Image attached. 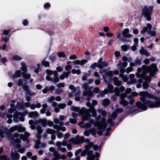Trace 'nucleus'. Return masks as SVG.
Wrapping results in <instances>:
<instances>
[{"mask_svg":"<svg viewBox=\"0 0 160 160\" xmlns=\"http://www.w3.org/2000/svg\"><path fill=\"white\" fill-rule=\"evenodd\" d=\"M139 52L141 54L143 55H145L146 56H148L150 54L148 53L147 51L145 50L143 48H141Z\"/></svg>","mask_w":160,"mask_h":160,"instance_id":"14","label":"nucleus"},{"mask_svg":"<svg viewBox=\"0 0 160 160\" xmlns=\"http://www.w3.org/2000/svg\"><path fill=\"white\" fill-rule=\"evenodd\" d=\"M98 111L99 112L101 113L102 116H105L107 114L106 112L102 109H99L98 110Z\"/></svg>","mask_w":160,"mask_h":160,"instance_id":"29","label":"nucleus"},{"mask_svg":"<svg viewBox=\"0 0 160 160\" xmlns=\"http://www.w3.org/2000/svg\"><path fill=\"white\" fill-rule=\"evenodd\" d=\"M129 30L128 28L125 29L122 32V35L125 37L129 38L131 37L132 35L128 34Z\"/></svg>","mask_w":160,"mask_h":160,"instance_id":"8","label":"nucleus"},{"mask_svg":"<svg viewBox=\"0 0 160 160\" xmlns=\"http://www.w3.org/2000/svg\"><path fill=\"white\" fill-rule=\"evenodd\" d=\"M71 73L70 71H69L68 72H63L62 73L60 76L59 78L60 79L62 80L66 78H68V76Z\"/></svg>","mask_w":160,"mask_h":160,"instance_id":"9","label":"nucleus"},{"mask_svg":"<svg viewBox=\"0 0 160 160\" xmlns=\"http://www.w3.org/2000/svg\"><path fill=\"white\" fill-rule=\"evenodd\" d=\"M42 64L46 67H49L50 66L49 62L44 60L42 61Z\"/></svg>","mask_w":160,"mask_h":160,"instance_id":"32","label":"nucleus"},{"mask_svg":"<svg viewBox=\"0 0 160 160\" xmlns=\"http://www.w3.org/2000/svg\"><path fill=\"white\" fill-rule=\"evenodd\" d=\"M29 115L31 118H36L38 116V113L36 111L31 112L29 113Z\"/></svg>","mask_w":160,"mask_h":160,"instance_id":"20","label":"nucleus"},{"mask_svg":"<svg viewBox=\"0 0 160 160\" xmlns=\"http://www.w3.org/2000/svg\"><path fill=\"white\" fill-rule=\"evenodd\" d=\"M58 56L59 57L65 58L66 55L64 52H59L58 54Z\"/></svg>","mask_w":160,"mask_h":160,"instance_id":"30","label":"nucleus"},{"mask_svg":"<svg viewBox=\"0 0 160 160\" xmlns=\"http://www.w3.org/2000/svg\"><path fill=\"white\" fill-rule=\"evenodd\" d=\"M87 62V60L85 59H82L81 61L79 60H76L73 62L74 64L76 65H83L85 63Z\"/></svg>","mask_w":160,"mask_h":160,"instance_id":"10","label":"nucleus"},{"mask_svg":"<svg viewBox=\"0 0 160 160\" xmlns=\"http://www.w3.org/2000/svg\"><path fill=\"white\" fill-rule=\"evenodd\" d=\"M25 130L24 128L21 127L20 126H17V130L19 132H23Z\"/></svg>","mask_w":160,"mask_h":160,"instance_id":"27","label":"nucleus"},{"mask_svg":"<svg viewBox=\"0 0 160 160\" xmlns=\"http://www.w3.org/2000/svg\"><path fill=\"white\" fill-rule=\"evenodd\" d=\"M69 58L71 60L75 59H76L77 56L75 55H73L70 56Z\"/></svg>","mask_w":160,"mask_h":160,"instance_id":"62","label":"nucleus"},{"mask_svg":"<svg viewBox=\"0 0 160 160\" xmlns=\"http://www.w3.org/2000/svg\"><path fill=\"white\" fill-rule=\"evenodd\" d=\"M153 8L152 6L148 7L145 6L142 8V16H144L146 20L149 21L151 20V15L152 13V12Z\"/></svg>","mask_w":160,"mask_h":160,"instance_id":"1","label":"nucleus"},{"mask_svg":"<svg viewBox=\"0 0 160 160\" xmlns=\"http://www.w3.org/2000/svg\"><path fill=\"white\" fill-rule=\"evenodd\" d=\"M22 58L18 55H14L12 57V59L14 60L19 61L22 59Z\"/></svg>","mask_w":160,"mask_h":160,"instance_id":"28","label":"nucleus"},{"mask_svg":"<svg viewBox=\"0 0 160 160\" xmlns=\"http://www.w3.org/2000/svg\"><path fill=\"white\" fill-rule=\"evenodd\" d=\"M131 92V89L130 88H127L126 89L125 93L127 94H129Z\"/></svg>","mask_w":160,"mask_h":160,"instance_id":"64","label":"nucleus"},{"mask_svg":"<svg viewBox=\"0 0 160 160\" xmlns=\"http://www.w3.org/2000/svg\"><path fill=\"white\" fill-rule=\"evenodd\" d=\"M148 97L149 98H153L155 100L157 101L152 102L149 100H148L145 102V104L147 105L150 108L159 107L160 105V98H158L152 95H149Z\"/></svg>","mask_w":160,"mask_h":160,"instance_id":"2","label":"nucleus"},{"mask_svg":"<svg viewBox=\"0 0 160 160\" xmlns=\"http://www.w3.org/2000/svg\"><path fill=\"white\" fill-rule=\"evenodd\" d=\"M23 88L24 90L27 92L29 91V87L27 85H24L23 86Z\"/></svg>","mask_w":160,"mask_h":160,"instance_id":"40","label":"nucleus"},{"mask_svg":"<svg viewBox=\"0 0 160 160\" xmlns=\"http://www.w3.org/2000/svg\"><path fill=\"white\" fill-rule=\"evenodd\" d=\"M82 150L81 149H79L78 150H77L75 152V155L76 156H78L79 153L81 152Z\"/></svg>","mask_w":160,"mask_h":160,"instance_id":"52","label":"nucleus"},{"mask_svg":"<svg viewBox=\"0 0 160 160\" xmlns=\"http://www.w3.org/2000/svg\"><path fill=\"white\" fill-rule=\"evenodd\" d=\"M10 29L8 30H5L3 31V34L5 35H7L10 32Z\"/></svg>","mask_w":160,"mask_h":160,"instance_id":"47","label":"nucleus"},{"mask_svg":"<svg viewBox=\"0 0 160 160\" xmlns=\"http://www.w3.org/2000/svg\"><path fill=\"white\" fill-rule=\"evenodd\" d=\"M98 64V63H94L91 65V66H90V68L91 69H94L95 68L96 66L97 67Z\"/></svg>","mask_w":160,"mask_h":160,"instance_id":"43","label":"nucleus"},{"mask_svg":"<svg viewBox=\"0 0 160 160\" xmlns=\"http://www.w3.org/2000/svg\"><path fill=\"white\" fill-rule=\"evenodd\" d=\"M60 154L57 151H56L55 150L53 153V155L55 157L57 158L58 159V157L60 155Z\"/></svg>","mask_w":160,"mask_h":160,"instance_id":"34","label":"nucleus"},{"mask_svg":"<svg viewBox=\"0 0 160 160\" xmlns=\"http://www.w3.org/2000/svg\"><path fill=\"white\" fill-rule=\"evenodd\" d=\"M123 51H126L127 50L128 48L126 45H123L121 46Z\"/></svg>","mask_w":160,"mask_h":160,"instance_id":"59","label":"nucleus"},{"mask_svg":"<svg viewBox=\"0 0 160 160\" xmlns=\"http://www.w3.org/2000/svg\"><path fill=\"white\" fill-rule=\"evenodd\" d=\"M46 132L47 133L50 134H54L56 133V131L53 129H48L47 130Z\"/></svg>","mask_w":160,"mask_h":160,"instance_id":"25","label":"nucleus"},{"mask_svg":"<svg viewBox=\"0 0 160 160\" xmlns=\"http://www.w3.org/2000/svg\"><path fill=\"white\" fill-rule=\"evenodd\" d=\"M21 69L25 72H27V68L26 66V64L25 62H22L21 63Z\"/></svg>","mask_w":160,"mask_h":160,"instance_id":"16","label":"nucleus"},{"mask_svg":"<svg viewBox=\"0 0 160 160\" xmlns=\"http://www.w3.org/2000/svg\"><path fill=\"white\" fill-rule=\"evenodd\" d=\"M70 142H72L73 144H79L84 142V138L83 137H79L77 136L76 137V140L72 138L69 140Z\"/></svg>","mask_w":160,"mask_h":160,"instance_id":"3","label":"nucleus"},{"mask_svg":"<svg viewBox=\"0 0 160 160\" xmlns=\"http://www.w3.org/2000/svg\"><path fill=\"white\" fill-rule=\"evenodd\" d=\"M7 157L4 155H2L0 156V160H8Z\"/></svg>","mask_w":160,"mask_h":160,"instance_id":"44","label":"nucleus"},{"mask_svg":"<svg viewBox=\"0 0 160 160\" xmlns=\"http://www.w3.org/2000/svg\"><path fill=\"white\" fill-rule=\"evenodd\" d=\"M12 158L13 160H18L20 158L18 153L12 152L11 154Z\"/></svg>","mask_w":160,"mask_h":160,"instance_id":"13","label":"nucleus"},{"mask_svg":"<svg viewBox=\"0 0 160 160\" xmlns=\"http://www.w3.org/2000/svg\"><path fill=\"white\" fill-rule=\"evenodd\" d=\"M72 72L73 74L76 73L78 75H79L81 74V71L80 69L75 70L73 69L72 70Z\"/></svg>","mask_w":160,"mask_h":160,"instance_id":"24","label":"nucleus"},{"mask_svg":"<svg viewBox=\"0 0 160 160\" xmlns=\"http://www.w3.org/2000/svg\"><path fill=\"white\" fill-rule=\"evenodd\" d=\"M114 91L115 92V95L117 96H119L120 93L119 88H115L114 89Z\"/></svg>","mask_w":160,"mask_h":160,"instance_id":"38","label":"nucleus"},{"mask_svg":"<svg viewBox=\"0 0 160 160\" xmlns=\"http://www.w3.org/2000/svg\"><path fill=\"white\" fill-rule=\"evenodd\" d=\"M102 59L100 58L98 61L97 67L99 68L107 67L108 66V63L106 62H102Z\"/></svg>","mask_w":160,"mask_h":160,"instance_id":"5","label":"nucleus"},{"mask_svg":"<svg viewBox=\"0 0 160 160\" xmlns=\"http://www.w3.org/2000/svg\"><path fill=\"white\" fill-rule=\"evenodd\" d=\"M56 146L58 147H60V146L62 145V142L60 141H58L56 143Z\"/></svg>","mask_w":160,"mask_h":160,"instance_id":"48","label":"nucleus"},{"mask_svg":"<svg viewBox=\"0 0 160 160\" xmlns=\"http://www.w3.org/2000/svg\"><path fill=\"white\" fill-rule=\"evenodd\" d=\"M148 83L146 82H144L143 83V86L144 89H146L148 88Z\"/></svg>","mask_w":160,"mask_h":160,"instance_id":"39","label":"nucleus"},{"mask_svg":"<svg viewBox=\"0 0 160 160\" xmlns=\"http://www.w3.org/2000/svg\"><path fill=\"white\" fill-rule=\"evenodd\" d=\"M127 94L125 93L122 94L120 96V98L122 99H123L125 98L127 96Z\"/></svg>","mask_w":160,"mask_h":160,"instance_id":"54","label":"nucleus"},{"mask_svg":"<svg viewBox=\"0 0 160 160\" xmlns=\"http://www.w3.org/2000/svg\"><path fill=\"white\" fill-rule=\"evenodd\" d=\"M138 95V94L136 92H133L132 93L131 95H130L128 96V99H130L132 98L133 96H137Z\"/></svg>","mask_w":160,"mask_h":160,"instance_id":"31","label":"nucleus"},{"mask_svg":"<svg viewBox=\"0 0 160 160\" xmlns=\"http://www.w3.org/2000/svg\"><path fill=\"white\" fill-rule=\"evenodd\" d=\"M108 89H105L103 91V92L104 94H107L108 93H112L114 92V89L113 90V87L112 85L109 84L108 86Z\"/></svg>","mask_w":160,"mask_h":160,"instance_id":"6","label":"nucleus"},{"mask_svg":"<svg viewBox=\"0 0 160 160\" xmlns=\"http://www.w3.org/2000/svg\"><path fill=\"white\" fill-rule=\"evenodd\" d=\"M66 156L65 155L62 154L61 156L60 155L59 157L58 158V159H59L61 158L62 160H65L66 158Z\"/></svg>","mask_w":160,"mask_h":160,"instance_id":"42","label":"nucleus"},{"mask_svg":"<svg viewBox=\"0 0 160 160\" xmlns=\"http://www.w3.org/2000/svg\"><path fill=\"white\" fill-rule=\"evenodd\" d=\"M69 121L72 124H75L77 122L76 120L74 119H70Z\"/></svg>","mask_w":160,"mask_h":160,"instance_id":"51","label":"nucleus"},{"mask_svg":"<svg viewBox=\"0 0 160 160\" xmlns=\"http://www.w3.org/2000/svg\"><path fill=\"white\" fill-rule=\"evenodd\" d=\"M58 150H60L62 152H64L66 151V149L65 148H61L60 147H59L58 148Z\"/></svg>","mask_w":160,"mask_h":160,"instance_id":"60","label":"nucleus"},{"mask_svg":"<svg viewBox=\"0 0 160 160\" xmlns=\"http://www.w3.org/2000/svg\"><path fill=\"white\" fill-rule=\"evenodd\" d=\"M92 116L93 117H95L96 116V111L94 109V108H93L92 110Z\"/></svg>","mask_w":160,"mask_h":160,"instance_id":"55","label":"nucleus"},{"mask_svg":"<svg viewBox=\"0 0 160 160\" xmlns=\"http://www.w3.org/2000/svg\"><path fill=\"white\" fill-rule=\"evenodd\" d=\"M59 79L58 77H54L53 79V82H57L59 81Z\"/></svg>","mask_w":160,"mask_h":160,"instance_id":"56","label":"nucleus"},{"mask_svg":"<svg viewBox=\"0 0 160 160\" xmlns=\"http://www.w3.org/2000/svg\"><path fill=\"white\" fill-rule=\"evenodd\" d=\"M113 80L114 82V84L118 86L120 85L121 83V82L118 81V79L116 77H115L113 79Z\"/></svg>","mask_w":160,"mask_h":160,"instance_id":"26","label":"nucleus"},{"mask_svg":"<svg viewBox=\"0 0 160 160\" xmlns=\"http://www.w3.org/2000/svg\"><path fill=\"white\" fill-rule=\"evenodd\" d=\"M102 103L103 106L106 107L108 106L110 102L108 99H105L103 100Z\"/></svg>","mask_w":160,"mask_h":160,"instance_id":"21","label":"nucleus"},{"mask_svg":"<svg viewBox=\"0 0 160 160\" xmlns=\"http://www.w3.org/2000/svg\"><path fill=\"white\" fill-rule=\"evenodd\" d=\"M152 28V26L150 23H148L147 25V27H144L143 29L141 31V33L143 34H144L148 30H150Z\"/></svg>","mask_w":160,"mask_h":160,"instance_id":"11","label":"nucleus"},{"mask_svg":"<svg viewBox=\"0 0 160 160\" xmlns=\"http://www.w3.org/2000/svg\"><path fill=\"white\" fill-rule=\"evenodd\" d=\"M120 103L123 106H127L128 104V102L124 100L123 99H122L120 102Z\"/></svg>","mask_w":160,"mask_h":160,"instance_id":"23","label":"nucleus"},{"mask_svg":"<svg viewBox=\"0 0 160 160\" xmlns=\"http://www.w3.org/2000/svg\"><path fill=\"white\" fill-rule=\"evenodd\" d=\"M92 151H88L87 152V158L88 160H93L95 158L94 155L92 154Z\"/></svg>","mask_w":160,"mask_h":160,"instance_id":"12","label":"nucleus"},{"mask_svg":"<svg viewBox=\"0 0 160 160\" xmlns=\"http://www.w3.org/2000/svg\"><path fill=\"white\" fill-rule=\"evenodd\" d=\"M136 105L138 107V108H141L143 110H146L147 109L146 106L142 105L140 102H138L136 104Z\"/></svg>","mask_w":160,"mask_h":160,"instance_id":"15","label":"nucleus"},{"mask_svg":"<svg viewBox=\"0 0 160 160\" xmlns=\"http://www.w3.org/2000/svg\"><path fill=\"white\" fill-rule=\"evenodd\" d=\"M145 69H147L148 71H150V70H152V71L153 72H156L157 70V68L156 67V65L155 64H152L151 65V68L150 66L147 67L145 66Z\"/></svg>","mask_w":160,"mask_h":160,"instance_id":"7","label":"nucleus"},{"mask_svg":"<svg viewBox=\"0 0 160 160\" xmlns=\"http://www.w3.org/2000/svg\"><path fill=\"white\" fill-rule=\"evenodd\" d=\"M57 86L58 88H64L65 86V83L63 82L59 83L57 85Z\"/></svg>","mask_w":160,"mask_h":160,"instance_id":"35","label":"nucleus"},{"mask_svg":"<svg viewBox=\"0 0 160 160\" xmlns=\"http://www.w3.org/2000/svg\"><path fill=\"white\" fill-rule=\"evenodd\" d=\"M21 76V72L20 70L16 71L15 73V74L13 75L12 77L13 78L18 77H20Z\"/></svg>","mask_w":160,"mask_h":160,"instance_id":"19","label":"nucleus"},{"mask_svg":"<svg viewBox=\"0 0 160 160\" xmlns=\"http://www.w3.org/2000/svg\"><path fill=\"white\" fill-rule=\"evenodd\" d=\"M26 72H23L22 73V75L25 79H29L31 77V75L29 73H26Z\"/></svg>","mask_w":160,"mask_h":160,"instance_id":"18","label":"nucleus"},{"mask_svg":"<svg viewBox=\"0 0 160 160\" xmlns=\"http://www.w3.org/2000/svg\"><path fill=\"white\" fill-rule=\"evenodd\" d=\"M63 70V67H62L58 66L57 67L56 70L57 72H61Z\"/></svg>","mask_w":160,"mask_h":160,"instance_id":"41","label":"nucleus"},{"mask_svg":"<svg viewBox=\"0 0 160 160\" xmlns=\"http://www.w3.org/2000/svg\"><path fill=\"white\" fill-rule=\"evenodd\" d=\"M69 88L71 90L72 92H75L76 91V88H75L74 86L73 85H70L69 86Z\"/></svg>","mask_w":160,"mask_h":160,"instance_id":"33","label":"nucleus"},{"mask_svg":"<svg viewBox=\"0 0 160 160\" xmlns=\"http://www.w3.org/2000/svg\"><path fill=\"white\" fill-rule=\"evenodd\" d=\"M72 68V66L70 65H67L65 68V70L66 71H68L71 69Z\"/></svg>","mask_w":160,"mask_h":160,"instance_id":"49","label":"nucleus"},{"mask_svg":"<svg viewBox=\"0 0 160 160\" xmlns=\"http://www.w3.org/2000/svg\"><path fill=\"white\" fill-rule=\"evenodd\" d=\"M17 127V126L16 125L11 128L9 129L10 131L11 132H13L15 131H16Z\"/></svg>","mask_w":160,"mask_h":160,"instance_id":"37","label":"nucleus"},{"mask_svg":"<svg viewBox=\"0 0 160 160\" xmlns=\"http://www.w3.org/2000/svg\"><path fill=\"white\" fill-rule=\"evenodd\" d=\"M63 134L62 132H58L57 134V136L58 138H62Z\"/></svg>","mask_w":160,"mask_h":160,"instance_id":"50","label":"nucleus"},{"mask_svg":"<svg viewBox=\"0 0 160 160\" xmlns=\"http://www.w3.org/2000/svg\"><path fill=\"white\" fill-rule=\"evenodd\" d=\"M46 72L49 75H52L53 73V71L52 70L49 69L46 70Z\"/></svg>","mask_w":160,"mask_h":160,"instance_id":"45","label":"nucleus"},{"mask_svg":"<svg viewBox=\"0 0 160 160\" xmlns=\"http://www.w3.org/2000/svg\"><path fill=\"white\" fill-rule=\"evenodd\" d=\"M66 106V105L64 103H60L58 105V107L59 108L64 109Z\"/></svg>","mask_w":160,"mask_h":160,"instance_id":"36","label":"nucleus"},{"mask_svg":"<svg viewBox=\"0 0 160 160\" xmlns=\"http://www.w3.org/2000/svg\"><path fill=\"white\" fill-rule=\"evenodd\" d=\"M55 99V98L52 96L51 97H50L48 99V101L49 102H52V101L54 100Z\"/></svg>","mask_w":160,"mask_h":160,"instance_id":"53","label":"nucleus"},{"mask_svg":"<svg viewBox=\"0 0 160 160\" xmlns=\"http://www.w3.org/2000/svg\"><path fill=\"white\" fill-rule=\"evenodd\" d=\"M46 79L48 81H50L52 82H53L52 78L49 76H46Z\"/></svg>","mask_w":160,"mask_h":160,"instance_id":"63","label":"nucleus"},{"mask_svg":"<svg viewBox=\"0 0 160 160\" xmlns=\"http://www.w3.org/2000/svg\"><path fill=\"white\" fill-rule=\"evenodd\" d=\"M132 70V67H128L126 69V72L127 73H129Z\"/></svg>","mask_w":160,"mask_h":160,"instance_id":"58","label":"nucleus"},{"mask_svg":"<svg viewBox=\"0 0 160 160\" xmlns=\"http://www.w3.org/2000/svg\"><path fill=\"white\" fill-rule=\"evenodd\" d=\"M127 65L128 63L126 62H124L122 63L121 62H119V63L117 64V66L118 67L125 68L127 66Z\"/></svg>","mask_w":160,"mask_h":160,"instance_id":"17","label":"nucleus"},{"mask_svg":"<svg viewBox=\"0 0 160 160\" xmlns=\"http://www.w3.org/2000/svg\"><path fill=\"white\" fill-rule=\"evenodd\" d=\"M63 92V90L61 88H57L55 91V93L58 95L60 94Z\"/></svg>","mask_w":160,"mask_h":160,"instance_id":"22","label":"nucleus"},{"mask_svg":"<svg viewBox=\"0 0 160 160\" xmlns=\"http://www.w3.org/2000/svg\"><path fill=\"white\" fill-rule=\"evenodd\" d=\"M106 119L104 118H103L101 119V121L103 123L102 124H100L98 125L97 123L94 124L95 126H98V129L99 130H101L103 129H105L107 125V124L105 122Z\"/></svg>","mask_w":160,"mask_h":160,"instance_id":"4","label":"nucleus"},{"mask_svg":"<svg viewBox=\"0 0 160 160\" xmlns=\"http://www.w3.org/2000/svg\"><path fill=\"white\" fill-rule=\"evenodd\" d=\"M23 83V80L21 79H19L18 82V85L19 86H21L22 85Z\"/></svg>","mask_w":160,"mask_h":160,"instance_id":"46","label":"nucleus"},{"mask_svg":"<svg viewBox=\"0 0 160 160\" xmlns=\"http://www.w3.org/2000/svg\"><path fill=\"white\" fill-rule=\"evenodd\" d=\"M138 81L140 83L138 84L137 85V87L138 88H139L141 87V83L142 82V79H139L138 80Z\"/></svg>","mask_w":160,"mask_h":160,"instance_id":"57","label":"nucleus"},{"mask_svg":"<svg viewBox=\"0 0 160 160\" xmlns=\"http://www.w3.org/2000/svg\"><path fill=\"white\" fill-rule=\"evenodd\" d=\"M12 135L11 134H9L8 135V139L10 141V142H12Z\"/></svg>","mask_w":160,"mask_h":160,"instance_id":"61","label":"nucleus"}]
</instances>
